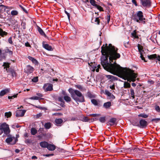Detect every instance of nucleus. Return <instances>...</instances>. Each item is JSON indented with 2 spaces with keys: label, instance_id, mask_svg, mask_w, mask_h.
<instances>
[{
  "label": "nucleus",
  "instance_id": "aec40b11",
  "mask_svg": "<svg viewBox=\"0 0 160 160\" xmlns=\"http://www.w3.org/2000/svg\"><path fill=\"white\" fill-rule=\"evenodd\" d=\"M28 58L35 65L38 64V62L37 60L34 58L30 56H28Z\"/></svg>",
  "mask_w": 160,
  "mask_h": 160
},
{
  "label": "nucleus",
  "instance_id": "4468645a",
  "mask_svg": "<svg viewBox=\"0 0 160 160\" xmlns=\"http://www.w3.org/2000/svg\"><path fill=\"white\" fill-rule=\"evenodd\" d=\"M42 46L44 48L48 51H52L53 50L52 47L48 44L43 43Z\"/></svg>",
  "mask_w": 160,
  "mask_h": 160
},
{
  "label": "nucleus",
  "instance_id": "4c0bfd02",
  "mask_svg": "<svg viewBox=\"0 0 160 160\" xmlns=\"http://www.w3.org/2000/svg\"><path fill=\"white\" fill-rule=\"evenodd\" d=\"M90 3L92 4V5L95 7L97 4H96V2L94 0H90Z\"/></svg>",
  "mask_w": 160,
  "mask_h": 160
},
{
  "label": "nucleus",
  "instance_id": "ea45409f",
  "mask_svg": "<svg viewBox=\"0 0 160 160\" xmlns=\"http://www.w3.org/2000/svg\"><path fill=\"white\" fill-rule=\"evenodd\" d=\"M5 52L6 53H8L10 55H12L13 54L12 52V51L8 49L5 50Z\"/></svg>",
  "mask_w": 160,
  "mask_h": 160
},
{
  "label": "nucleus",
  "instance_id": "2eb2a0df",
  "mask_svg": "<svg viewBox=\"0 0 160 160\" xmlns=\"http://www.w3.org/2000/svg\"><path fill=\"white\" fill-rule=\"evenodd\" d=\"M9 89H6L2 90L0 92V96L2 97L6 94V93L9 92Z\"/></svg>",
  "mask_w": 160,
  "mask_h": 160
},
{
  "label": "nucleus",
  "instance_id": "393cba45",
  "mask_svg": "<svg viewBox=\"0 0 160 160\" xmlns=\"http://www.w3.org/2000/svg\"><path fill=\"white\" fill-rule=\"evenodd\" d=\"M111 105V102H108L105 103L103 104V107L106 108H109Z\"/></svg>",
  "mask_w": 160,
  "mask_h": 160
},
{
  "label": "nucleus",
  "instance_id": "f03ea898",
  "mask_svg": "<svg viewBox=\"0 0 160 160\" xmlns=\"http://www.w3.org/2000/svg\"><path fill=\"white\" fill-rule=\"evenodd\" d=\"M68 91L70 93L71 97L76 102H84V98L82 93L77 90L73 89L72 88L69 89Z\"/></svg>",
  "mask_w": 160,
  "mask_h": 160
},
{
  "label": "nucleus",
  "instance_id": "72a5a7b5",
  "mask_svg": "<svg viewBox=\"0 0 160 160\" xmlns=\"http://www.w3.org/2000/svg\"><path fill=\"white\" fill-rule=\"evenodd\" d=\"M91 102L94 105L97 106L98 105V101L95 99H92L91 100Z\"/></svg>",
  "mask_w": 160,
  "mask_h": 160
},
{
  "label": "nucleus",
  "instance_id": "6e6552de",
  "mask_svg": "<svg viewBox=\"0 0 160 160\" xmlns=\"http://www.w3.org/2000/svg\"><path fill=\"white\" fill-rule=\"evenodd\" d=\"M148 125L147 122L143 119H141L139 121V127L140 128H144L146 127Z\"/></svg>",
  "mask_w": 160,
  "mask_h": 160
},
{
  "label": "nucleus",
  "instance_id": "9d476101",
  "mask_svg": "<svg viewBox=\"0 0 160 160\" xmlns=\"http://www.w3.org/2000/svg\"><path fill=\"white\" fill-rule=\"evenodd\" d=\"M24 70L26 72L30 74L33 72L34 70V68L31 66L28 65L27 66Z\"/></svg>",
  "mask_w": 160,
  "mask_h": 160
},
{
  "label": "nucleus",
  "instance_id": "f704fd0d",
  "mask_svg": "<svg viewBox=\"0 0 160 160\" xmlns=\"http://www.w3.org/2000/svg\"><path fill=\"white\" fill-rule=\"evenodd\" d=\"M99 120L102 123H104L106 121V119L105 117H101L99 119Z\"/></svg>",
  "mask_w": 160,
  "mask_h": 160
},
{
  "label": "nucleus",
  "instance_id": "bf43d9fd",
  "mask_svg": "<svg viewBox=\"0 0 160 160\" xmlns=\"http://www.w3.org/2000/svg\"><path fill=\"white\" fill-rule=\"evenodd\" d=\"M132 2L135 5V6H138L137 2L135 1V0H132Z\"/></svg>",
  "mask_w": 160,
  "mask_h": 160
},
{
  "label": "nucleus",
  "instance_id": "3c124183",
  "mask_svg": "<svg viewBox=\"0 0 160 160\" xmlns=\"http://www.w3.org/2000/svg\"><path fill=\"white\" fill-rule=\"evenodd\" d=\"M78 120V118L77 117H72L71 118L70 120L71 121H74Z\"/></svg>",
  "mask_w": 160,
  "mask_h": 160
},
{
  "label": "nucleus",
  "instance_id": "58836bf2",
  "mask_svg": "<svg viewBox=\"0 0 160 160\" xmlns=\"http://www.w3.org/2000/svg\"><path fill=\"white\" fill-rule=\"evenodd\" d=\"M138 116L139 117H142L144 118H146L148 117V115L145 114H141L138 115Z\"/></svg>",
  "mask_w": 160,
  "mask_h": 160
},
{
  "label": "nucleus",
  "instance_id": "e2e57ef3",
  "mask_svg": "<svg viewBox=\"0 0 160 160\" xmlns=\"http://www.w3.org/2000/svg\"><path fill=\"white\" fill-rule=\"evenodd\" d=\"M110 88L112 90H114L115 89V85L114 84L112 85H110Z\"/></svg>",
  "mask_w": 160,
  "mask_h": 160
},
{
  "label": "nucleus",
  "instance_id": "e433bc0d",
  "mask_svg": "<svg viewBox=\"0 0 160 160\" xmlns=\"http://www.w3.org/2000/svg\"><path fill=\"white\" fill-rule=\"evenodd\" d=\"M12 115V113L11 112H6L5 113V116L7 118L10 117Z\"/></svg>",
  "mask_w": 160,
  "mask_h": 160
},
{
  "label": "nucleus",
  "instance_id": "5701e85b",
  "mask_svg": "<svg viewBox=\"0 0 160 160\" xmlns=\"http://www.w3.org/2000/svg\"><path fill=\"white\" fill-rule=\"evenodd\" d=\"M132 124L135 126H139V124L138 123V121L137 119H135L132 121L131 122Z\"/></svg>",
  "mask_w": 160,
  "mask_h": 160
},
{
  "label": "nucleus",
  "instance_id": "39448f33",
  "mask_svg": "<svg viewBox=\"0 0 160 160\" xmlns=\"http://www.w3.org/2000/svg\"><path fill=\"white\" fill-rule=\"evenodd\" d=\"M18 140L14 137H10L6 139V142L8 144H15Z\"/></svg>",
  "mask_w": 160,
  "mask_h": 160
},
{
  "label": "nucleus",
  "instance_id": "a19ab883",
  "mask_svg": "<svg viewBox=\"0 0 160 160\" xmlns=\"http://www.w3.org/2000/svg\"><path fill=\"white\" fill-rule=\"evenodd\" d=\"M110 17H111L110 15L109 14L107 16V17H106V18L107 20V22L108 23H109V22L110 21Z\"/></svg>",
  "mask_w": 160,
  "mask_h": 160
},
{
  "label": "nucleus",
  "instance_id": "2f4dec72",
  "mask_svg": "<svg viewBox=\"0 0 160 160\" xmlns=\"http://www.w3.org/2000/svg\"><path fill=\"white\" fill-rule=\"evenodd\" d=\"M131 87V84L130 83L125 82L124 83V87L125 88H129Z\"/></svg>",
  "mask_w": 160,
  "mask_h": 160
},
{
  "label": "nucleus",
  "instance_id": "c85d7f7f",
  "mask_svg": "<svg viewBox=\"0 0 160 160\" xmlns=\"http://www.w3.org/2000/svg\"><path fill=\"white\" fill-rule=\"evenodd\" d=\"M55 122L57 125H59L63 122V120L61 118L56 119L55 120Z\"/></svg>",
  "mask_w": 160,
  "mask_h": 160
},
{
  "label": "nucleus",
  "instance_id": "69168bd1",
  "mask_svg": "<svg viewBox=\"0 0 160 160\" xmlns=\"http://www.w3.org/2000/svg\"><path fill=\"white\" fill-rule=\"evenodd\" d=\"M25 142L27 143H29L31 142V140L30 139H27L25 140Z\"/></svg>",
  "mask_w": 160,
  "mask_h": 160
},
{
  "label": "nucleus",
  "instance_id": "473e14b6",
  "mask_svg": "<svg viewBox=\"0 0 160 160\" xmlns=\"http://www.w3.org/2000/svg\"><path fill=\"white\" fill-rule=\"evenodd\" d=\"M132 37H134V38H138V36L137 35L136 30H134L133 32L131 33Z\"/></svg>",
  "mask_w": 160,
  "mask_h": 160
},
{
  "label": "nucleus",
  "instance_id": "4d7b16f0",
  "mask_svg": "<svg viewBox=\"0 0 160 160\" xmlns=\"http://www.w3.org/2000/svg\"><path fill=\"white\" fill-rule=\"evenodd\" d=\"M65 13L67 15L68 17V19L69 20H70V15L69 13H68L65 10Z\"/></svg>",
  "mask_w": 160,
  "mask_h": 160
},
{
  "label": "nucleus",
  "instance_id": "423d86ee",
  "mask_svg": "<svg viewBox=\"0 0 160 160\" xmlns=\"http://www.w3.org/2000/svg\"><path fill=\"white\" fill-rule=\"evenodd\" d=\"M52 87V84L47 83L44 84L43 88L45 92L51 91L53 89Z\"/></svg>",
  "mask_w": 160,
  "mask_h": 160
},
{
  "label": "nucleus",
  "instance_id": "5fc2aeb1",
  "mask_svg": "<svg viewBox=\"0 0 160 160\" xmlns=\"http://www.w3.org/2000/svg\"><path fill=\"white\" fill-rule=\"evenodd\" d=\"M124 45L126 47H129V42H125L124 43Z\"/></svg>",
  "mask_w": 160,
  "mask_h": 160
},
{
  "label": "nucleus",
  "instance_id": "338daca9",
  "mask_svg": "<svg viewBox=\"0 0 160 160\" xmlns=\"http://www.w3.org/2000/svg\"><path fill=\"white\" fill-rule=\"evenodd\" d=\"M62 94L64 95V96H66L68 95L66 92L64 91H62Z\"/></svg>",
  "mask_w": 160,
  "mask_h": 160
},
{
  "label": "nucleus",
  "instance_id": "dca6fc26",
  "mask_svg": "<svg viewBox=\"0 0 160 160\" xmlns=\"http://www.w3.org/2000/svg\"><path fill=\"white\" fill-rule=\"evenodd\" d=\"M47 148L50 151H53L56 148L54 145L48 144Z\"/></svg>",
  "mask_w": 160,
  "mask_h": 160
},
{
  "label": "nucleus",
  "instance_id": "bb28decb",
  "mask_svg": "<svg viewBox=\"0 0 160 160\" xmlns=\"http://www.w3.org/2000/svg\"><path fill=\"white\" fill-rule=\"evenodd\" d=\"M129 94L131 97L132 98V99H133L135 98V93L134 90L132 88L130 89V91Z\"/></svg>",
  "mask_w": 160,
  "mask_h": 160
},
{
  "label": "nucleus",
  "instance_id": "f8f14e48",
  "mask_svg": "<svg viewBox=\"0 0 160 160\" xmlns=\"http://www.w3.org/2000/svg\"><path fill=\"white\" fill-rule=\"evenodd\" d=\"M138 48L139 51L140 53V57L141 58L142 60H143L145 62H146L147 61H145V59L142 55V52H143L142 47L141 46H138Z\"/></svg>",
  "mask_w": 160,
  "mask_h": 160
},
{
  "label": "nucleus",
  "instance_id": "c03bdc74",
  "mask_svg": "<svg viewBox=\"0 0 160 160\" xmlns=\"http://www.w3.org/2000/svg\"><path fill=\"white\" fill-rule=\"evenodd\" d=\"M40 98L39 97L37 96H33L30 98V99L32 100H38Z\"/></svg>",
  "mask_w": 160,
  "mask_h": 160
},
{
  "label": "nucleus",
  "instance_id": "412c9836",
  "mask_svg": "<svg viewBox=\"0 0 160 160\" xmlns=\"http://www.w3.org/2000/svg\"><path fill=\"white\" fill-rule=\"evenodd\" d=\"M9 63L8 62H4L3 65V66H4V68H6V71L7 72L8 71V70H9L10 68H9L10 67Z\"/></svg>",
  "mask_w": 160,
  "mask_h": 160
},
{
  "label": "nucleus",
  "instance_id": "0eeeda50",
  "mask_svg": "<svg viewBox=\"0 0 160 160\" xmlns=\"http://www.w3.org/2000/svg\"><path fill=\"white\" fill-rule=\"evenodd\" d=\"M142 5L144 7H150L151 5L150 0H141Z\"/></svg>",
  "mask_w": 160,
  "mask_h": 160
},
{
  "label": "nucleus",
  "instance_id": "6e6d98bb",
  "mask_svg": "<svg viewBox=\"0 0 160 160\" xmlns=\"http://www.w3.org/2000/svg\"><path fill=\"white\" fill-rule=\"evenodd\" d=\"M54 155V154L52 153V154H47L45 155H44L43 156H46L47 157H49L50 156H53Z\"/></svg>",
  "mask_w": 160,
  "mask_h": 160
},
{
  "label": "nucleus",
  "instance_id": "13d9d810",
  "mask_svg": "<svg viewBox=\"0 0 160 160\" xmlns=\"http://www.w3.org/2000/svg\"><path fill=\"white\" fill-rule=\"evenodd\" d=\"M148 83H150L151 84H152L154 83V82L153 80H149L148 81Z\"/></svg>",
  "mask_w": 160,
  "mask_h": 160
},
{
  "label": "nucleus",
  "instance_id": "052dcab7",
  "mask_svg": "<svg viewBox=\"0 0 160 160\" xmlns=\"http://www.w3.org/2000/svg\"><path fill=\"white\" fill-rule=\"evenodd\" d=\"M43 131V128H40L38 130V132L40 133H42Z\"/></svg>",
  "mask_w": 160,
  "mask_h": 160
},
{
  "label": "nucleus",
  "instance_id": "7ed1b4c3",
  "mask_svg": "<svg viewBox=\"0 0 160 160\" xmlns=\"http://www.w3.org/2000/svg\"><path fill=\"white\" fill-rule=\"evenodd\" d=\"M132 19L137 22H140L139 21L145 23V22L144 21L145 20L144 18L143 12L141 11H139L137 12L136 14H133L132 15Z\"/></svg>",
  "mask_w": 160,
  "mask_h": 160
},
{
  "label": "nucleus",
  "instance_id": "9b49d317",
  "mask_svg": "<svg viewBox=\"0 0 160 160\" xmlns=\"http://www.w3.org/2000/svg\"><path fill=\"white\" fill-rule=\"evenodd\" d=\"M26 112L25 110H19L16 111V116L17 117L23 116Z\"/></svg>",
  "mask_w": 160,
  "mask_h": 160
},
{
  "label": "nucleus",
  "instance_id": "37998d69",
  "mask_svg": "<svg viewBox=\"0 0 160 160\" xmlns=\"http://www.w3.org/2000/svg\"><path fill=\"white\" fill-rule=\"evenodd\" d=\"M18 95V94H16L14 95L11 96H9L8 97V99H12L14 98H16L17 97V96Z\"/></svg>",
  "mask_w": 160,
  "mask_h": 160
},
{
  "label": "nucleus",
  "instance_id": "b1692460",
  "mask_svg": "<svg viewBox=\"0 0 160 160\" xmlns=\"http://www.w3.org/2000/svg\"><path fill=\"white\" fill-rule=\"evenodd\" d=\"M106 77L108 79H111V80H117V78L116 77H114L113 76L111 75H106Z\"/></svg>",
  "mask_w": 160,
  "mask_h": 160
},
{
  "label": "nucleus",
  "instance_id": "8fccbe9b",
  "mask_svg": "<svg viewBox=\"0 0 160 160\" xmlns=\"http://www.w3.org/2000/svg\"><path fill=\"white\" fill-rule=\"evenodd\" d=\"M101 66L100 65H98L97 66V68L96 67H95V68H96V71L97 72H98L99 71V68H100Z\"/></svg>",
  "mask_w": 160,
  "mask_h": 160
},
{
  "label": "nucleus",
  "instance_id": "a878e982",
  "mask_svg": "<svg viewBox=\"0 0 160 160\" xmlns=\"http://www.w3.org/2000/svg\"><path fill=\"white\" fill-rule=\"evenodd\" d=\"M116 121V119L115 118H112L111 119L109 120L110 125L112 126L115 123Z\"/></svg>",
  "mask_w": 160,
  "mask_h": 160
},
{
  "label": "nucleus",
  "instance_id": "de8ad7c7",
  "mask_svg": "<svg viewBox=\"0 0 160 160\" xmlns=\"http://www.w3.org/2000/svg\"><path fill=\"white\" fill-rule=\"evenodd\" d=\"M95 22L97 23V24L98 25L99 24L100 20H99L98 18H96L95 20Z\"/></svg>",
  "mask_w": 160,
  "mask_h": 160
},
{
  "label": "nucleus",
  "instance_id": "f257e3e1",
  "mask_svg": "<svg viewBox=\"0 0 160 160\" xmlns=\"http://www.w3.org/2000/svg\"><path fill=\"white\" fill-rule=\"evenodd\" d=\"M101 47L102 56L101 58V63L103 68L113 74L118 73L122 76L125 80L130 82H134L137 77V74L131 69L123 68L117 64L116 62L112 64L113 60H116L120 57V55L117 52L118 49L111 44Z\"/></svg>",
  "mask_w": 160,
  "mask_h": 160
},
{
  "label": "nucleus",
  "instance_id": "f3484780",
  "mask_svg": "<svg viewBox=\"0 0 160 160\" xmlns=\"http://www.w3.org/2000/svg\"><path fill=\"white\" fill-rule=\"evenodd\" d=\"M37 29L39 33L42 36L44 37H46V35L43 31V30L38 26H37Z\"/></svg>",
  "mask_w": 160,
  "mask_h": 160
},
{
  "label": "nucleus",
  "instance_id": "ddd939ff",
  "mask_svg": "<svg viewBox=\"0 0 160 160\" xmlns=\"http://www.w3.org/2000/svg\"><path fill=\"white\" fill-rule=\"evenodd\" d=\"M148 57L149 59H153L156 58L158 61H160V56L156 54L150 55L148 56Z\"/></svg>",
  "mask_w": 160,
  "mask_h": 160
},
{
  "label": "nucleus",
  "instance_id": "774afa93",
  "mask_svg": "<svg viewBox=\"0 0 160 160\" xmlns=\"http://www.w3.org/2000/svg\"><path fill=\"white\" fill-rule=\"evenodd\" d=\"M21 8L23 10V11H24L25 13H28V11L25 9V8L23 7H22Z\"/></svg>",
  "mask_w": 160,
  "mask_h": 160
},
{
  "label": "nucleus",
  "instance_id": "a211bd4d",
  "mask_svg": "<svg viewBox=\"0 0 160 160\" xmlns=\"http://www.w3.org/2000/svg\"><path fill=\"white\" fill-rule=\"evenodd\" d=\"M39 144L41 147L43 148H47L48 143L46 142L43 141L40 142Z\"/></svg>",
  "mask_w": 160,
  "mask_h": 160
},
{
  "label": "nucleus",
  "instance_id": "603ef678",
  "mask_svg": "<svg viewBox=\"0 0 160 160\" xmlns=\"http://www.w3.org/2000/svg\"><path fill=\"white\" fill-rule=\"evenodd\" d=\"M12 37H10L9 39H8V42L9 43L11 44H12Z\"/></svg>",
  "mask_w": 160,
  "mask_h": 160
},
{
  "label": "nucleus",
  "instance_id": "6ab92c4d",
  "mask_svg": "<svg viewBox=\"0 0 160 160\" xmlns=\"http://www.w3.org/2000/svg\"><path fill=\"white\" fill-rule=\"evenodd\" d=\"M7 72L10 73L13 77L16 76V73L13 69L11 68L9 70H8Z\"/></svg>",
  "mask_w": 160,
  "mask_h": 160
},
{
  "label": "nucleus",
  "instance_id": "79ce46f5",
  "mask_svg": "<svg viewBox=\"0 0 160 160\" xmlns=\"http://www.w3.org/2000/svg\"><path fill=\"white\" fill-rule=\"evenodd\" d=\"M97 9L100 10V11H103L102 8L99 5H97L95 6Z\"/></svg>",
  "mask_w": 160,
  "mask_h": 160
},
{
  "label": "nucleus",
  "instance_id": "4be33fe9",
  "mask_svg": "<svg viewBox=\"0 0 160 160\" xmlns=\"http://www.w3.org/2000/svg\"><path fill=\"white\" fill-rule=\"evenodd\" d=\"M8 34V33L5 31H4L3 30L0 28V35L2 37H4L5 36H6Z\"/></svg>",
  "mask_w": 160,
  "mask_h": 160
},
{
  "label": "nucleus",
  "instance_id": "cd10ccee",
  "mask_svg": "<svg viewBox=\"0 0 160 160\" xmlns=\"http://www.w3.org/2000/svg\"><path fill=\"white\" fill-rule=\"evenodd\" d=\"M37 130L34 128H32L31 129V134L34 135H35L37 133Z\"/></svg>",
  "mask_w": 160,
  "mask_h": 160
},
{
  "label": "nucleus",
  "instance_id": "09e8293b",
  "mask_svg": "<svg viewBox=\"0 0 160 160\" xmlns=\"http://www.w3.org/2000/svg\"><path fill=\"white\" fill-rule=\"evenodd\" d=\"M155 108L156 111H158V112H159L160 111V108L159 106L158 105H156L155 106Z\"/></svg>",
  "mask_w": 160,
  "mask_h": 160
},
{
  "label": "nucleus",
  "instance_id": "680f3d73",
  "mask_svg": "<svg viewBox=\"0 0 160 160\" xmlns=\"http://www.w3.org/2000/svg\"><path fill=\"white\" fill-rule=\"evenodd\" d=\"M99 114H90V116H91L95 117L98 116H99Z\"/></svg>",
  "mask_w": 160,
  "mask_h": 160
},
{
  "label": "nucleus",
  "instance_id": "20e7f679",
  "mask_svg": "<svg viewBox=\"0 0 160 160\" xmlns=\"http://www.w3.org/2000/svg\"><path fill=\"white\" fill-rule=\"evenodd\" d=\"M0 130L1 132L0 134L3 132L5 135H8L10 132V130L8 125L6 123H3L0 126Z\"/></svg>",
  "mask_w": 160,
  "mask_h": 160
},
{
  "label": "nucleus",
  "instance_id": "864d4df0",
  "mask_svg": "<svg viewBox=\"0 0 160 160\" xmlns=\"http://www.w3.org/2000/svg\"><path fill=\"white\" fill-rule=\"evenodd\" d=\"M89 119L87 117H84L83 118V120H82L83 121L86 122L88 121Z\"/></svg>",
  "mask_w": 160,
  "mask_h": 160
},
{
  "label": "nucleus",
  "instance_id": "1a4fd4ad",
  "mask_svg": "<svg viewBox=\"0 0 160 160\" xmlns=\"http://www.w3.org/2000/svg\"><path fill=\"white\" fill-rule=\"evenodd\" d=\"M104 93L107 96L108 99L112 100L115 98V97L107 90H105Z\"/></svg>",
  "mask_w": 160,
  "mask_h": 160
},
{
  "label": "nucleus",
  "instance_id": "c9c22d12",
  "mask_svg": "<svg viewBox=\"0 0 160 160\" xmlns=\"http://www.w3.org/2000/svg\"><path fill=\"white\" fill-rule=\"evenodd\" d=\"M18 14V12L16 10H13L11 12V14L12 16L17 15Z\"/></svg>",
  "mask_w": 160,
  "mask_h": 160
},
{
  "label": "nucleus",
  "instance_id": "c756f323",
  "mask_svg": "<svg viewBox=\"0 0 160 160\" xmlns=\"http://www.w3.org/2000/svg\"><path fill=\"white\" fill-rule=\"evenodd\" d=\"M63 98L64 100L67 102H69L71 101V98L68 95L66 96H64Z\"/></svg>",
  "mask_w": 160,
  "mask_h": 160
},
{
  "label": "nucleus",
  "instance_id": "7c9ffc66",
  "mask_svg": "<svg viewBox=\"0 0 160 160\" xmlns=\"http://www.w3.org/2000/svg\"><path fill=\"white\" fill-rule=\"evenodd\" d=\"M44 126L45 128L47 129H49L51 127V123L49 122L46 123H45Z\"/></svg>",
  "mask_w": 160,
  "mask_h": 160
},
{
  "label": "nucleus",
  "instance_id": "a18cd8bd",
  "mask_svg": "<svg viewBox=\"0 0 160 160\" xmlns=\"http://www.w3.org/2000/svg\"><path fill=\"white\" fill-rule=\"evenodd\" d=\"M32 81L34 82H37L38 81V77H37L33 78L32 79Z\"/></svg>",
  "mask_w": 160,
  "mask_h": 160
},
{
  "label": "nucleus",
  "instance_id": "49530a36",
  "mask_svg": "<svg viewBox=\"0 0 160 160\" xmlns=\"http://www.w3.org/2000/svg\"><path fill=\"white\" fill-rule=\"evenodd\" d=\"M151 121H152V122L154 121L156 123H157L158 121H160V118H157L153 119H152V120Z\"/></svg>",
  "mask_w": 160,
  "mask_h": 160
},
{
  "label": "nucleus",
  "instance_id": "0e129e2a",
  "mask_svg": "<svg viewBox=\"0 0 160 160\" xmlns=\"http://www.w3.org/2000/svg\"><path fill=\"white\" fill-rule=\"evenodd\" d=\"M58 100L59 101H60L61 102H63V98L62 97H59L58 98Z\"/></svg>",
  "mask_w": 160,
  "mask_h": 160
}]
</instances>
